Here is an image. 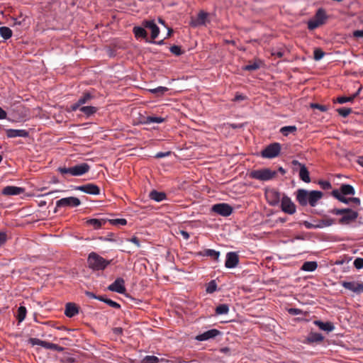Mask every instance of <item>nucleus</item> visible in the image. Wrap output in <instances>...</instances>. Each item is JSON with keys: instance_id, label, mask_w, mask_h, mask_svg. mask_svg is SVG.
I'll use <instances>...</instances> for the list:
<instances>
[{"instance_id": "obj_44", "label": "nucleus", "mask_w": 363, "mask_h": 363, "mask_svg": "<svg viewBox=\"0 0 363 363\" xmlns=\"http://www.w3.org/2000/svg\"><path fill=\"white\" fill-rule=\"evenodd\" d=\"M28 342L32 345H40L43 347H45V344L46 341H43L35 337H31L29 339Z\"/></svg>"}, {"instance_id": "obj_26", "label": "nucleus", "mask_w": 363, "mask_h": 363, "mask_svg": "<svg viewBox=\"0 0 363 363\" xmlns=\"http://www.w3.org/2000/svg\"><path fill=\"white\" fill-rule=\"evenodd\" d=\"M360 90H361V88H359L356 93H354V94H352L350 96H339L335 100H334V102L335 103L337 102L339 104L352 102L354 100V99L359 95Z\"/></svg>"}, {"instance_id": "obj_59", "label": "nucleus", "mask_w": 363, "mask_h": 363, "mask_svg": "<svg viewBox=\"0 0 363 363\" xmlns=\"http://www.w3.org/2000/svg\"><path fill=\"white\" fill-rule=\"evenodd\" d=\"M353 35L356 38H363V30H357L354 31Z\"/></svg>"}, {"instance_id": "obj_41", "label": "nucleus", "mask_w": 363, "mask_h": 363, "mask_svg": "<svg viewBox=\"0 0 363 363\" xmlns=\"http://www.w3.org/2000/svg\"><path fill=\"white\" fill-rule=\"evenodd\" d=\"M318 228H323L324 227L330 226L333 224V220L329 218H326L324 219H322L318 221Z\"/></svg>"}, {"instance_id": "obj_11", "label": "nucleus", "mask_w": 363, "mask_h": 363, "mask_svg": "<svg viewBox=\"0 0 363 363\" xmlns=\"http://www.w3.org/2000/svg\"><path fill=\"white\" fill-rule=\"evenodd\" d=\"M281 208L282 211L290 215L295 213L296 211V205L287 196H284L281 198Z\"/></svg>"}, {"instance_id": "obj_6", "label": "nucleus", "mask_w": 363, "mask_h": 363, "mask_svg": "<svg viewBox=\"0 0 363 363\" xmlns=\"http://www.w3.org/2000/svg\"><path fill=\"white\" fill-rule=\"evenodd\" d=\"M327 18L328 16L326 15L325 11L322 8L319 9L316 11L313 18L308 21V28L310 30H313L318 28L319 26L323 25L325 23Z\"/></svg>"}, {"instance_id": "obj_45", "label": "nucleus", "mask_w": 363, "mask_h": 363, "mask_svg": "<svg viewBox=\"0 0 363 363\" xmlns=\"http://www.w3.org/2000/svg\"><path fill=\"white\" fill-rule=\"evenodd\" d=\"M259 68V64L255 62L252 63H249L248 65H245L244 67V70L246 71H254L257 70Z\"/></svg>"}, {"instance_id": "obj_34", "label": "nucleus", "mask_w": 363, "mask_h": 363, "mask_svg": "<svg viewBox=\"0 0 363 363\" xmlns=\"http://www.w3.org/2000/svg\"><path fill=\"white\" fill-rule=\"evenodd\" d=\"M332 195L335 199H337L338 201L345 203H350V198H345L343 194H341L340 191L338 189H334L332 191Z\"/></svg>"}, {"instance_id": "obj_40", "label": "nucleus", "mask_w": 363, "mask_h": 363, "mask_svg": "<svg viewBox=\"0 0 363 363\" xmlns=\"http://www.w3.org/2000/svg\"><path fill=\"white\" fill-rule=\"evenodd\" d=\"M44 348L48 349V350H54V351H57V352H62L64 350V348L62 347H61L58 345L52 343V342H45Z\"/></svg>"}, {"instance_id": "obj_15", "label": "nucleus", "mask_w": 363, "mask_h": 363, "mask_svg": "<svg viewBox=\"0 0 363 363\" xmlns=\"http://www.w3.org/2000/svg\"><path fill=\"white\" fill-rule=\"evenodd\" d=\"M220 334V331L217 329H211L196 336L195 340L198 341H206L216 337Z\"/></svg>"}, {"instance_id": "obj_54", "label": "nucleus", "mask_w": 363, "mask_h": 363, "mask_svg": "<svg viewBox=\"0 0 363 363\" xmlns=\"http://www.w3.org/2000/svg\"><path fill=\"white\" fill-rule=\"evenodd\" d=\"M105 303L112 308L116 309L121 308V305L117 302L112 301L111 299L107 298L106 301H105Z\"/></svg>"}, {"instance_id": "obj_8", "label": "nucleus", "mask_w": 363, "mask_h": 363, "mask_svg": "<svg viewBox=\"0 0 363 363\" xmlns=\"http://www.w3.org/2000/svg\"><path fill=\"white\" fill-rule=\"evenodd\" d=\"M80 205H81V201L77 197L70 196V197L62 198L56 201V207H55L54 212L56 213L57 211L58 208H62V207L74 208V207H77Z\"/></svg>"}, {"instance_id": "obj_2", "label": "nucleus", "mask_w": 363, "mask_h": 363, "mask_svg": "<svg viewBox=\"0 0 363 363\" xmlns=\"http://www.w3.org/2000/svg\"><path fill=\"white\" fill-rule=\"evenodd\" d=\"M111 262V260H106L96 252H91L87 259L89 267L95 271L105 269Z\"/></svg>"}, {"instance_id": "obj_14", "label": "nucleus", "mask_w": 363, "mask_h": 363, "mask_svg": "<svg viewBox=\"0 0 363 363\" xmlns=\"http://www.w3.org/2000/svg\"><path fill=\"white\" fill-rule=\"evenodd\" d=\"M239 264V256L235 252H229L226 254L225 266L226 268H235Z\"/></svg>"}, {"instance_id": "obj_23", "label": "nucleus", "mask_w": 363, "mask_h": 363, "mask_svg": "<svg viewBox=\"0 0 363 363\" xmlns=\"http://www.w3.org/2000/svg\"><path fill=\"white\" fill-rule=\"evenodd\" d=\"M199 255L203 257H209L212 258L214 261L218 262L220 253L219 251H216L215 250L206 249L199 252Z\"/></svg>"}, {"instance_id": "obj_37", "label": "nucleus", "mask_w": 363, "mask_h": 363, "mask_svg": "<svg viewBox=\"0 0 363 363\" xmlns=\"http://www.w3.org/2000/svg\"><path fill=\"white\" fill-rule=\"evenodd\" d=\"M216 315H225L229 312V307L228 304H220L216 308Z\"/></svg>"}, {"instance_id": "obj_21", "label": "nucleus", "mask_w": 363, "mask_h": 363, "mask_svg": "<svg viewBox=\"0 0 363 363\" xmlns=\"http://www.w3.org/2000/svg\"><path fill=\"white\" fill-rule=\"evenodd\" d=\"M145 28L151 30V38L155 40L160 33V29L154 21H147L144 23Z\"/></svg>"}, {"instance_id": "obj_28", "label": "nucleus", "mask_w": 363, "mask_h": 363, "mask_svg": "<svg viewBox=\"0 0 363 363\" xmlns=\"http://www.w3.org/2000/svg\"><path fill=\"white\" fill-rule=\"evenodd\" d=\"M324 339L322 334L318 333H311L306 338L308 343L321 342Z\"/></svg>"}, {"instance_id": "obj_62", "label": "nucleus", "mask_w": 363, "mask_h": 363, "mask_svg": "<svg viewBox=\"0 0 363 363\" xmlns=\"http://www.w3.org/2000/svg\"><path fill=\"white\" fill-rule=\"evenodd\" d=\"M6 117V112L1 107H0V119H5Z\"/></svg>"}, {"instance_id": "obj_39", "label": "nucleus", "mask_w": 363, "mask_h": 363, "mask_svg": "<svg viewBox=\"0 0 363 363\" xmlns=\"http://www.w3.org/2000/svg\"><path fill=\"white\" fill-rule=\"evenodd\" d=\"M297 130L295 125L284 126L280 129V132L285 136H287L289 133L296 132Z\"/></svg>"}, {"instance_id": "obj_50", "label": "nucleus", "mask_w": 363, "mask_h": 363, "mask_svg": "<svg viewBox=\"0 0 363 363\" xmlns=\"http://www.w3.org/2000/svg\"><path fill=\"white\" fill-rule=\"evenodd\" d=\"M169 50L172 54L177 56H179L183 53V52L181 50V47L178 45H172V47H170Z\"/></svg>"}, {"instance_id": "obj_30", "label": "nucleus", "mask_w": 363, "mask_h": 363, "mask_svg": "<svg viewBox=\"0 0 363 363\" xmlns=\"http://www.w3.org/2000/svg\"><path fill=\"white\" fill-rule=\"evenodd\" d=\"M164 121H165V118H164L162 117L149 116L145 117L143 119L142 123H143V124H150V123H161Z\"/></svg>"}, {"instance_id": "obj_32", "label": "nucleus", "mask_w": 363, "mask_h": 363, "mask_svg": "<svg viewBox=\"0 0 363 363\" xmlns=\"http://www.w3.org/2000/svg\"><path fill=\"white\" fill-rule=\"evenodd\" d=\"M208 16V13H206L203 11H201L198 14V16L195 21L194 26L205 25Z\"/></svg>"}, {"instance_id": "obj_53", "label": "nucleus", "mask_w": 363, "mask_h": 363, "mask_svg": "<svg viewBox=\"0 0 363 363\" xmlns=\"http://www.w3.org/2000/svg\"><path fill=\"white\" fill-rule=\"evenodd\" d=\"M318 184L320 186V187L323 189H330L332 188V186H331V184L330 182H328V181H319L318 182Z\"/></svg>"}, {"instance_id": "obj_48", "label": "nucleus", "mask_w": 363, "mask_h": 363, "mask_svg": "<svg viewBox=\"0 0 363 363\" xmlns=\"http://www.w3.org/2000/svg\"><path fill=\"white\" fill-rule=\"evenodd\" d=\"M314 59L315 60H320L325 55V52L320 48H317L313 52Z\"/></svg>"}, {"instance_id": "obj_46", "label": "nucleus", "mask_w": 363, "mask_h": 363, "mask_svg": "<svg viewBox=\"0 0 363 363\" xmlns=\"http://www.w3.org/2000/svg\"><path fill=\"white\" fill-rule=\"evenodd\" d=\"M217 289V284L214 280L211 281L207 287H206V291L207 293L212 294L214 291H216Z\"/></svg>"}, {"instance_id": "obj_24", "label": "nucleus", "mask_w": 363, "mask_h": 363, "mask_svg": "<svg viewBox=\"0 0 363 363\" xmlns=\"http://www.w3.org/2000/svg\"><path fill=\"white\" fill-rule=\"evenodd\" d=\"M313 323L317 325L320 330L328 333L333 331L335 329L334 325L331 322H322L320 320H314Z\"/></svg>"}, {"instance_id": "obj_51", "label": "nucleus", "mask_w": 363, "mask_h": 363, "mask_svg": "<svg viewBox=\"0 0 363 363\" xmlns=\"http://www.w3.org/2000/svg\"><path fill=\"white\" fill-rule=\"evenodd\" d=\"M311 107L312 108H316V109H318L319 111H322V112H325L328 110V108L327 106H325V105H321V104H311Z\"/></svg>"}, {"instance_id": "obj_31", "label": "nucleus", "mask_w": 363, "mask_h": 363, "mask_svg": "<svg viewBox=\"0 0 363 363\" xmlns=\"http://www.w3.org/2000/svg\"><path fill=\"white\" fill-rule=\"evenodd\" d=\"M338 190L343 195H354L355 194L354 189L350 184H342Z\"/></svg>"}, {"instance_id": "obj_3", "label": "nucleus", "mask_w": 363, "mask_h": 363, "mask_svg": "<svg viewBox=\"0 0 363 363\" xmlns=\"http://www.w3.org/2000/svg\"><path fill=\"white\" fill-rule=\"evenodd\" d=\"M277 174V172L274 170H272L269 168H262L251 171L249 173V177L251 179L266 182L273 179L276 177Z\"/></svg>"}, {"instance_id": "obj_10", "label": "nucleus", "mask_w": 363, "mask_h": 363, "mask_svg": "<svg viewBox=\"0 0 363 363\" xmlns=\"http://www.w3.org/2000/svg\"><path fill=\"white\" fill-rule=\"evenodd\" d=\"M94 98V96L91 94L89 92H84L82 96H80L78 99V101L72 104L69 108V111H76L77 110L79 109L80 107L84 106L85 104L90 102L91 100H92Z\"/></svg>"}, {"instance_id": "obj_9", "label": "nucleus", "mask_w": 363, "mask_h": 363, "mask_svg": "<svg viewBox=\"0 0 363 363\" xmlns=\"http://www.w3.org/2000/svg\"><path fill=\"white\" fill-rule=\"evenodd\" d=\"M211 211L224 217L229 216L233 213V207L228 203H220L214 204Z\"/></svg>"}, {"instance_id": "obj_36", "label": "nucleus", "mask_w": 363, "mask_h": 363, "mask_svg": "<svg viewBox=\"0 0 363 363\" xmlns=\"http://www.w3.org/2000/svg\"><path fill=\"white\" fill-rule=\"evenodd\" d=\"M133 33L135 34V36L136 38H145L147 37V32L146 30L142 28V27H139V26H136L133 28Z\"/></svg>"}, {"instance_id": "obj_60", "label": "nucleus", "mask_w": 363, "mask_h": 363, "mask_svg": "<svg viewBox=\"0 0 363 363\" xmlns=\"http://www.w3.org/2000/svg\"><path fill=\"white\" fill-rule=\"evenodd\" d=\"M179 233L181 234V235L183 237V238L184 240H188L190 237L189 233L185 230H180Z\"/></svg>"}, {"instance_id": "obj_57", "label": "nucleus", "mask_w": 363, "mask_h": 363, "mask_svg": "<svg viewBox=\"0 0 363 363\" xmlns=\"http://www.w3.org/2000/svg\"><path fill=\"white\" fill-rule=\"evenodd\" d=\"M130 242L135 244L138 247H140V242L139 239L137 237H133L130 239L128 240Z\"/></svg>"}, {"instance_id": "obj_18", "label": "nucleus", "mask_w": 363, "mask_h": 363, "mask_svg": "<svg viewBox=\"0 0 363 363\" xmlns=\"http://www.w3.org/2000/svg\"><path fill=\"white\" fill-rule=\"evenodd\" d=\"M342 286L353 292H363V284H359L354 281H342Z\"/></svg>"}, {"instance_id": "obj_61", "label": "nucleus", "mask_w": 363, "mask_h": 363, "mask_svg": "<svg viewBox=\"0 0 363 363\" xmlns=\"http://www.w3.org/2000/svg\"><path fill=\"white\" fill-rule=\"evenodd\" d=\"M350 202H352L353 203H354L356 206H358L360 204V200L358 198H356V197H352V198H350Z\"/></svg>"}, {"instance_id": "obj_4", "label": "nucleus", "mask_w": 363, "mask_h": 363, "mask_svg": "<svg viewBox=\"0 0 363 363\" xmlns=\"http://www.w3.org/2000/svg\"><path fill=\"white\" fill-rule=\"evenodd\" d=\"M90 169V166L87 163H81L70 167H59L58 171L61 174H70L74 177L82 176Z\"/></svg>"}, {"instance_id": "obj_27", "label": "nucleus", "mask_w": 363, "mask_h": 363, "mask_svg": "<svg viewBox=\"0 0 363 363\" xmlns=\"http://www.w3.org/2000/svg\"><path fill=\"white\" fill-rule=\"evenodd\" d=\"M106 223V220L104 219L91 218L86 220V224L92 226L96 230L101 228Z\"/></svg>"}, {"instance_id": "obj_47", "label": "nucleus", "mask_w": 363, "mask_h": 363, "mask_svg": "<svg viewBox=\"0 0 363 363\" xmlns=\"http://www.w3.org/2000/svg\"><path fill=\"white\" fill-rule=\"evenodd\" d=\"M168 90V89L167 87H164V86H158L155 89H150V92L152 93V94H164Z\"/></svg>"}, {"instance_id": "obj_43", "label": "nucleus", "mask_w": 363, "mask_h": 363, "mask_svg": "<svg viewBox=\"0 0 363 363\" xmlns=\"http://www.w3.org/2000/svg\"><path fill=\"white\" fill-rule=\"evenodd\" d=\"M337 112L342 117L346 118L352 112V110L350 108H340L337 109Z\"/></svg>"}, {"instance_id": "obj_16", "label": "nucleus", "mask_w": 363, "mask_h": 363, "mask_svg": "<svg viewBox=\"0 0 363 363\" xmlns=\"http://www.w3.org/2000/svg\"><path fill=\"white\" fill-rule=\"evenodd\" d=\"M25 189L14 186H6L2 190V194L6 196L19 195L24 193Z\"/></svg>"}, {"instance_id": "obj_42", "label": "nucleus", "mask_w": 363, "mask_h": 363, "mask_svg": "<svg viewBox=\"0 0 363 363\" xmlns=\"http://www.w3.org/2000/svg\"><path fill=\"white\" fill-rule=\"evenodd\" d=\"M160 359L153 355H147L145 356L142 360L141 363H159Z\"/></svg>"}, {"instance_id": "obj_5", "label": "nucleus", "mask_w": 363, "mask_h": 363, "mask_svg": "<svg viewBox=\"0 0 363 363\" xmlns=\"http://www.w3.org/2000/svg\"><path fill=\"white\" fill-rule=\"evenodd\" d=\"M330 212L335 215H342L339 220L341 224H348L355 220L358 217V213L350 208H333Z\"/></svg>"}, {"instance_id": "obj_13", "label": "nucleus", "mask_w": 363, "mask_h": 363, "mask_svg": "<svg viewBox=\"0 0 363 363\" xmlns=\"http://www.w3.org/2000/svg\"><path fill=\"white\" fill-rule=\"evenodd\" d=\"M108 289L111 291L124 294L126 291L124 279L121 277L117 278L113 283L108 286Z\"/></svg>"}, {"instance_id": "obj_56", "label": "nucleus", "mask_w": 363, "mask_h": 363, "mask_svg": "<svg viewBox=\"0 0 363 363\" xmlns=\"http://www.w3.org/2000/svg\"><path fill=\"white\" fill-rule=\"evenodd\" d=\"M7 240V235L5 233L0 232V246L4 245Z\"/></svg>"}, {"instance_id": "obj_35", "label": "nucleus", "mask_w": 363, "mask_h": 363, "mask_svg": "<svg viewBox=\"0 0 363 363\" xmlns=\"http://www.w3.org/2000/svg\"><path fill=\"white\" fill-rule=\"evenodd\" d=\"M0 35L5 40L9 39L12 36V30L9 27H0Z\"/></svg>"}, {"instance_id": "obj_64", "label": "nucleus", "mask_w": 363, "mask_h": 363, "mask_svg": "<svg viewBox=\"0 0 363 363\" xmlns=\"http://www.w3.org/2000/svg\"><path fill=\"white\" fill-rule=\"evenodd\" d=\"M244 99H245V96L240 94H237L235 96L234 101H242Z\"/></svg>"}, {"instance_id": "obj_25", "label": "nucleus", "mask_w": 363, "mask_h": 363, "mask_svg": "<svg viewBox=\"0 0 363 363\" xmlns=\"http://www.w3.org/2000/svg\"><path fill=\"white\" fill-rule=\"evenodd\" d=\"M149 196L152 200L157 202H160L167 199V195L164 192L157 191L156 190L150 191Z\"/></svg>"}, {"instance_id": "obj_33", "label": "nucleus", "mask_w": 363, "mask_h": 363, "mask_svg": "<svg viewBox=\"0 0 363 363\" xmlns=\"http://www.w3.org/2000/svg\"><path fill=\"white\" fill-rule=\"evenodd\" d=\"M318 267L316 262H306L303 264L301 269L306 272H313Z\"/></svg>"}, {"instance_id": "obj_49", "label": "nucleus", "mask_w": 363, "mask_h": 363, "mask_svg": "<svg viewBox=\"0 0 363 363\" xmlns=\"http://www.w3.org/2000/svg\"><path fill=\"white\" fill-rule=\"evenodd\" d=\"M109 222L114 225H125L127 223V220L124 218H117L110 220Z\"/></svg>"}, {"instance_id": "obj_38", "label": "nucleus", "mask_w": 363, "mask_h": 363, "mask_svg": "<svg viewBox=\"0 0 363 363\" xmlns=\"http://www.w3.org/2000/svg\"><path fill=\"white\" fill-rule=\"evenodd\" d=\"M26 313H27V310L25 306H21L18 308L16 318H17L18 322L21 323L25 319Z\"/></svg>"}, {"instance_id": "obj_52", "label": "nucleus", "mask_w": 363, "mask_h": 363, "mask_svg": "<svg viewBox=\"0 0 363 363\" xmlns=\"http://www.w3.org/2000/svg\"><path fill=\"white\" fill-rule=\"evenodd\" d=\"M353 264L357 269H363V258H356L353 262Z\"/></svg>"}, {"instance_id": "obj_7", "label": "nucleus", "mask_w": 363, "mask_h": 363, "mask_svg": "<svg viewBox=\"0 0 363 363\" xmlns=\"http://www.w3.org/2000/svg\"><path fill=\"white\" fill-rule=\"evenodd\" d=\"M281 151V145L278 143H274L267 145L261 152V156L263 158H274L277 157Z\"/></svg>"}, {"instance_id": "obj_29", "label": "nucleus", "mask_w": 363, "mask_h": 363, "mask_svg": "<svg viewBox=\"0 0 363 363\" xmlns=\"http://www.w3.org/2000/svg\"><path fill=\"white\" fill-rule=\"evenodd\" d=\"M79 110L82 112L86 117H90L97 112L98 108L92 106H84L80 107Z\"/></svg>"}, {"instance_id": "obj_22", "label": "nucleus", "mask_w": 363, "mask_h": 363, "mask_svg": "<svg viewBox=\"0 0 363 363\" xmlns=\"http://www.w3.org/2000/svg\"><path fill=\"white\" fill-rule=\"evenodd\" d=\"M79 313V308L75 303H67L65 306V314L69 318H72Z\"/></svg>"}, {"instance_id": "obj_55", "label": "nucleus", "mask_w": 363, "mask_h": 363, "mask_svg": "<svg viewBox=\"0 0 363 363\" xmlns=\"http://www.w3.org/2000/svg\"><path fill=\"white\" fill-rule=\"evenodd\" d=\"M303 225L307 228V229H313V228H318L317 226H318V224H312L310 222L308 221H303Z\"/></svg>"}, {"instance_id": "obj_20", "label": "nucleus", "mask_w": 363, "mask_h": 363, "mask_svg": "<svg viewBox=\"0 0 363 363\" xmlns=\"http://www.w3.org/2000/svg\"><path fill=\"white\" fill-rule=\"evenodd\" d=\"M266 196L272 206H276L280 201L281 194L277 190L272 189L266 193Z\"/></svg>"}, {"instance_id": "obj_58", "label": "nucleus", "mask_w": 363, "mask_h": 363, "mask_svg": "<svg viewBox=\"0 0 363 363\" xmlns=\"http://www.w3.org/2000/svg\"><path fill=\"white\" fill-rule=\"evenodd\" d=\"M289 312L291 315H299L301 313V311L298 308H290Z\"/></svg>"}, {"instance_id": "obj_63", "label": "nucleus", "mask_w": 363, "mask_h": 363, "mask_svg": "<svg viewBox=\"0 0 363 363\" xmlns=\"http://www.w3.org/2000/svg\"><path fill=\"white\" fill-rule=\"evenodd\" d=\"M84 294H86V296H88L90 298H95L96 299V295L95 294H94L93 292H91V291H86L84 292Z\"/></svg>"}, {"instance_id": "obj_12", "label": "nucleus", "mask_w": 363, "mask_h": 363, "mask_svg": "<svg viewBox=\"0 0 363 363\" xmlns=\"http://www.w3.org/2000/svg\"><path fill=\"white\" fill-rule=\"evenodd\" d=\"M75 189L91 195H99L100 194L99 187L92 183L76 186Z\"/></svg>"}, {"instance_id": "obj_1", "label": "nucleus", "mask_w": 363, "mask_h": 363, "mask_svg": "<svg viewBox=\"0 0 363 363\" xmlns=\"http://www.w3.org/2000/svg\"><path fill=\"white\" fill-rule=\"evenodd\" d=\"M323 196V192L316 190L308 191L304 189H298L296 191V199L302 206L309 205L311 207H315Z\"/></svg>"}, {"instance_id": "obj_19", "label": "nucleus", "mask_w": 363, "mask_h": 363, "mask_svg": "<svg viewBox=\"0 0 363 363\" xmlns=\"http://www.w3.org/2000/svg\"><path fill=\"white\" fill-rule=\"evenodd\" d=\"M6 134L8 138H27L29 135L28 131L26 130H17V129H7L6 130Z\"/></svg>"}, {"instance_id": "obj_17", "label": "nucleus", "mask_w": 363, "mask_h": 363, "mask_svg": "<svg viewBox=\"0 0 363 363\" xmlns=\"http://www.w3.org/2000/svg\"><path fill=\"white\" fill-rule=\"evenodd\" d=\"M294 164H298L300 166L299 170V177L300 179L306 183H309L311 182V178L309 176V172L307 169L306 167L304 164H301L296 160L293 161Z\"/></svg>"}]
</instances>
